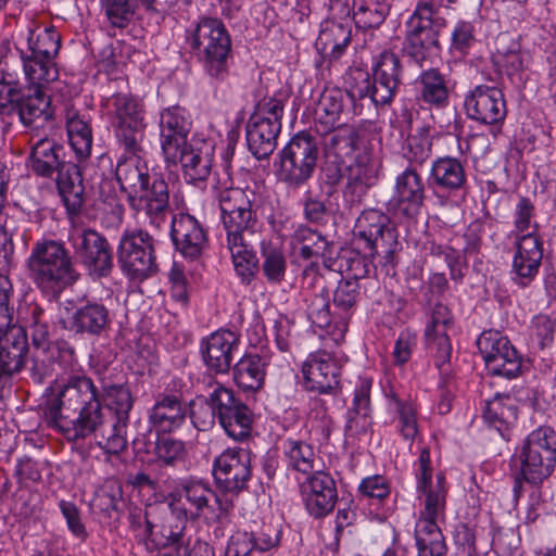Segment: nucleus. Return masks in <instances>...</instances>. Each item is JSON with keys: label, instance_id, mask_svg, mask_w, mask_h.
Masks as SVG:
<instances>
[{"label": "nucleus", "instance_id": "f257e3e1", "mask_svg": "<svg viewBox=\"0 0 556 556\" xmlns=\"http://www.w3.org/2000/svg\"><path fill=\"white\" fill-rule=\"evenodd\" d=\"M101 395L93 380L85 375L53 381L46 390L43 415L48 426L65 440L80 443L89 439L108 454L127 447V426L134 406L126 384H109Z\"/></svg>", "mask_w": 556, "mask_h": 556}, {"label": "nucleus", "instance_id": "f03ea898", "mask_svg": "<svg viewBox=\"0 0 556 556\" xmlns=\"http://www.w3.org/2000/svg\"><path fill=\"white\" fill-rule=\"evenodd\" d=\"M141 152H126L129 155L121 156L115 177L135 214L143 217L150 228L160 230L170 211L168 184L157 174L150 175Z\"/></svg>", "mask_w": 556, "mask_h": 556}, {"label": "nucleus", "instance_id": "7ed1b4c3", "mask_svg": "<svg viewBox=\"0 0 556 556\" xmlns=\"http://www.w3.org/2000/svg\"><path fill=\"white\" fill-rule=\"evenodd\" d=\"M534 216L533 203L521 197L514 211V228L509 233L514 248L511 280L520 288H527L534 281L543 258V240L538 223L533 222Z\"/></svg>", "mask_w": 556, "mask_h": 556}, {"label": "nucleus", "instance_id": "20e7f679", "mask_svg": "<svg viewBox=\"0 0 556 556\" xmlns=\"http://www.w3.org/2000/svg\"><path fill=\"white\" fill-rule=\"evenodd\" d=\"M30 279L48 296H58L73 286L79 274L64 242L42 239L33 244L26 261Z\"/></svg>", "mask_w": 556, "mask_h": 556}, {"label": "nucleus", "instance_id": "39448f33", "mask_svg": "<svg viewBox=\"0 0 556 556\" xmlns=\"http://www.w3.org/2000/svg\"><path fill=\"white\" fill-rule=\"evenodd\" d=\"M188 42L211 84L226 83L233 56L231 37L224 23L218 18L202 17L188 36Z\"/></svg>", "mask_w": 556, "mask_h": 556}, {"label": "nucleus", "instance_id": "423d86ee", "mask_svg": "<svg viewBox=\"0 0 556 556\" xmlns=\"http://www.w3.org/2000/svg\"><path fill=\"white\" fill-rule=\"evenodd\" d=\"M156 243L157 240L147 229L135 227L122 231L116 257L127 279L142 282L159 273Z\"/></svg>", "mask_w": 556, "mask_h": 556}, {"label": "nucleus", "instance_id": "0eeeda50", "mask_svg": "<svg viewBox=\"0 0 556 556\" xmlns=\"http://www.w3.org/2000/svg\"><path fill=\"white\" fill-rule=\"evenodd\" d=\"M105 106L119 147L125 152L142 151L146 128L143 104L131 94L116 93L106 100Z\"/></svg>", "mask_w": 556, "mask_h": 556}, {"label": "nucleus", "instance_id": "6e6552de", "mask_svg": "<svg viewBox=\"0 0 556 556\" xmlns=\"http://www.w3.org/2000/svg\"><path fill=\"white\" fill-rule=\"evenodd\" d=\"M278 178L290 187L299 188L313 176L319 159V143L306 131L294 135L279 152Z\"/></svg>", "mask_w": 556, "mask_h": 556}, {"label": "nucleus", "instance_id": "1a4fd4ad", "mask_svg": "<svg viewBox=\"0 0 556 556\" xmlns=\"http://www.w3.org/2000/svg\"><path fill=\"white\" fill-rule=\"evenodd\" d=\"M520 462L527 482L538 484L547 479L556 466V430L540 426L531 431L521 446Z\"/></svg>", "mask_w": 556, "mask_h": 556}, {"label": "nucleus", "instance_id": "9d476101", "mask_svg": "<svg viewBox=\"0 0 556 556\" xmlns=\"http://www.w3.org/2000/svg\"><path fill=\"white\" fill-rule=\"evenodd\" d=\"M405 50L421 64L439 47V33L445 20L439 16L433 0H422L407 21Z\"/></svg>", "mask_w": 556, "mask_h": 556}, {"label": "nucleus", "instance_id": "9b49d317", "mask_svg": "<svg viewBox=\"0 0 556 556\" xmlns=\"http://www.w3.org/2000/svg\"><path fill=\"white\" fill-rule=\"evenodd\" d=\"M218 201L226 243L252 239L257 216L247 192L240 188L224 189Z\"/></svg>", "mask_w": 556, "mask_h": 556}, {"label": "nucleus", "instance_id": "f8f14e48", "mask_svg": "<svg viewBox=\"0 0 556 556\" xmlns=\"http://www.w3.org/2000/svg\"><path fill=\"white\" fill-rule=\"evenodd\" d=\"M166 502L173 516L185 525L187 520H197L218 502V496L210 483L195 478L179 480Z\"/></svg>", "mask_w": 556, "mask_h": 556}, {"label": "nucleus", "instance_id": "ddd939ff", "mask_svg": "<svg viewBox=\"0 0 556 556\" xmlns=\"http://www.w3.org/2000/svg\"><path fill=\"white\" fill-rule=\"evenodd\" d=\"M74 256L93 278L110 276L113 269V253L108 239L91 228H76L68 235Z\"/></svg>", "mask_w": 556, "mask_h": 556}, {"label": "nucleus", "instance_id": "4468645a", "mask_svg": "<svg viewBox=\"0 0 556 556\" xmlns=\"http://www.w3.org/2000/svg\"><path fill=\"white\" fill-rule=\"evenodd\" d=\"M417 489L424 495V508L419 511L417 521L435 522L444 520L446 508L447 488L445 477L438 473L435 483L432 480L433 468L430 459V451L424 447L415 463Z\"/></svg>", "mask_w": 556, "mask_h": 556}, {"label": "nucleus", "instance_id": "2eb2a0df", "mask_svg": "<svg viewBox=\"0 0 556 556\" xmlns=\"http://www.w3.org/2000/svg\"><path fill=\"white\" fill-rule=\"evenodd\" d=\"M354 235L365 242L371 257L382 254L386 264L393 262L400 243L386 214L372 208L363 211L356 219Z\"/></svg>", "mask_w": 556, "mask_h": 556}, {"label": "nucleus", "instance_id": "dca6fc26", "mask_svg": "<svg viewBox=\"0 0 556 556\" xmlns=\"http://www.w3.org/2000/svg\"><path fill=\"white\" fill-rule=\"evenodd\" d=\"M477 345L491 376L513 379L520 375L521 356L509 339L500 331L482 332L477 340Z\"/></svg>", "mask_w": 556, "mask_h": 556}, {"label": "nucleus", "instance_id": "f3484780", "mask_svg": "<svg viewBox=\"0 0 556 556\" xmlns=\"http://www.w3.org/2000/svg\"><path fill=\"white\" fill-rule=\"evenodd\" d=\"M214 144L205 139L192 137L176 148V154L164 155L167 162L179 163L188 184L205 181L211 175L214 162Z\"/></svg>", "mask_w": 556, "mask_h": 556}, {"label": "nucleus", "instance_id": "a211bd4d", "mask_svg": "<svg viewBox=\"0 0 556 556\" xmlns=\"http://www.w3.org/2000/svg\"><path fill=\"white\" fill-rule=\"evenodd\" d=\"M213 475L223 491L240 493L247 489L252 476L250 451L242 447L225 450L214 460Z\"/></svg>", "mask_w": 556, "mask_h": 556}, {"label": "nucleus", "instance_id": "6ab92c4d", "mask_svg": "<svg viewBox=\"0 0 556 556\" xmlns=\"http://www.w3.org/2000/svg\"><path fill=\"white\" fill-rule=\"evenodd\" d=\"M464 109L469 119L489 126L502 125L507 115L504 94L495 86L473 87L465 96Z\"/></svg>", "mask_w": 556, "mask_h": 556}, {"label": "nucleus", "instance_id": "aec40b11", "mask_svg": "<svg viewBox=\"0 0 556 556\" xmlns=\"http://www.w3.org/2000/svg\"><path fill=\"white\" fill-rule=\"evenodd\" d=\"M211 400L217 408V420L228 437L243 441L251 435L254 415L245 403L236 397L231 388L224 386L223 392Z\"/></svg>", "mask_w": 556, "mask_h": 556}, {"label": "nucleus", "instance_id": "412c9836", "mask_svg": "<svg viewBox=\"0 0 556 556\" xmlns=\"http://www.w3.org/2000/svg\"><path fill=\"white\" fill-rule=\"evenodd\" d=\"M28 340L23 326L11 323L0 331V393L25 366Z\"/></svg>", "mask_w": 556, "mask_h": 556}, {"label": "nucleus", "instance_id": "4be33fe9", "mask_svg": "<svg viewBox=\"0 0 556 556\" xmlns=\"http://www.w3.org/2000/svg\"><path fill=\"white\" fill-rule=\"evenodd\" d=\"M425 199L422 177L414 166H408L395 178L389 206L397 216L414 218L420 213Z\"/></svg>", "mask_w": 556, "mask_h": 556}, {"label": "nucleus", "instance_id": "5701e85b", "mask_svg": "<svg viewBox=\"0 0 556 556\" xmlns=\"http://www.w3.org/2000/svg\"><path fill=\"white\" fill-rule=\"evenodd\" d=\"M34 352L28 368L33 382L42 384L52 376L54 366L72 368L76 363L75 349L64 340L33 345Z\"/></svg>", "mask_w": 556, "mask_h": 556}, {"label": "nucleus", "instance_id": "b1692460", "mask_svg": "<svg viewBox=\"0 0 556 556\" xmlns=\"http://www.w3.org/2000/svg\"><path fill=\"white\" fill-rule=\"evenodd\" d=\"M305 508L315 518L332 511L338 500L333 478L324 470H316L300 485Z\"/></svg>", "mask_w": 556, "mask_h": 556}, {"label": "nucleus", "instance_id": "393cba45", "mask_svg": "<svg viewBox=\"0 0 556 556\" xmlns=\"http://www.w3.org/2000/svg\"><path fill=\"white\" fill-rule=\"evenodd\" d=\"M170 237L178 252L186 258L195 260L208 247L206 230L188 213L175 214L170 224Z\"/></svg>", "mask_w": 556, "mask_h": 556}, {"label": "nucleus", "instance_id": "a878e982", "mask_svg": "<svg viewBox=\"0 0 556 556\" xmlns=\"http://www.w3.org/2000/svg\"><path fill=\"white\" fill-rule=\"evenodd\" d=\"M306 389L328 393L339 384L340 365L338 359L326 351L308 355L302 367Z\"/></svg>", "mask_w": 556, "mask_h": 556}, {"label": "nucleus", "instance_id": "bb28decb", "mask_svg": "<svg viewBox=\"0 0 556 556\" xmlns=\"http://www.w3.org/2000/svg\"><path fill=\"white\" fill-rule=\"evenodd\" d=\"M114 314L101 300H86L73 313L70 330L76 334L99 338L108 333Z\"/></svg>", "mask_w": 556, "mask_h": 556}, {"label": "nucleus", "instance_id": "cd10ccee", "mask_svg": "<svg viewBox=\"0 0 556 556\" xmlns=\"http://www.w3.org/2000/svg\"><path fill=\"white\" fill-rule=\"evenodd\" d=\"M240 345L239 336L230 330H218L207 337L202 345L203 361L215 374H227Z\"/></svg>", "mask_w": 556, "mask_h": 556}, {"label": "nucleus", "instance_id": "c85d7f7f", "mask_svg": "<svg viewBox=\"0 0 556 556\" xmlns=\"http://www.w3.org/2000/svg\"><path fill=\"white\" fill-rule=\"evenodd\" d=\"M353 83L350 84V94L352 98H369L375 105L389 104L400 84L383 79L372 74V79L368 72L362 68H354L350 72Z\"/></svg>", "mask_w": 556, "mask_h": 556}, {"label": "nucleus", "instance_id": "c756f323", "mask_svg": "<svg viewBox=\"0 0 556 556\" xmlns=\"http://www.w3.org/2000/svg\"><path fill=\"white\" fill-rule=\"evenodd\" d=\"M190 123L185 109L174 105L160 114V135L164 155L176 154V148L186 143Z\"/></svg>", "mask_w": 556, "mask_h": 556}, {"label": "nucleus", "instance_id": "7c9ffc66", "mask_svg": "<svg viewBox=\"0 0 556 556\" xmlns=\"http://www.w3.org/2000/svg\"><path fill=\"white\" fill-rule=\"evenodd\" d=\"M270 364L268 353H247L232 367L236 386L243 392H256L264 386L266 370Z\"/></svg>", "mask_w": 556, "mask_h": 556}, {"label": "nucleus", "instance_id": "2f4dec72", "mask_svg": "<svg viewBox=\"0 0 556 556\" xmlns=\"http://www.w3.org/2000/svg\"><path fill=\"white\" fill-rule=\"evenodd\" d=\"M428 184L434 190L456 193L467 187L464 164L456 157H438L431 165Z\"/></svg>", "mask_w": 556, "mask_h": 556}, {"label": "nucleus", "instance_id": "473e14b6", "mask_svg": "<svg viewBox=\"0 0 556 556\" xmlns=\"http://www.w3.org/2000/svg\"><path fill=\"white\" fill-rule=\"evenodd\" d=\"M344 114V93L340 89H325L314 109L315 129L321 136L342 126Z\"/></svg>", "mask_w": 556, "mask_h": 556}, {"label": "nucleus", "instance_id": "72a5a7b5", "mask_svg": "<svg viewBox=\"0 0 556 556\" xmlns=\"http://www.w3.org/2000/svg\"><path fill=\"white\" fill-rule=\"evenodd\" d=\"M55 181L70 213H78L84 204V185L79 167L65 161L55 172Z\"/></svg>", "mask_w": 556, "mask_h": 556}, {"label": "nucleus", "instance_id": "f704fd0d", "mask_svg": "<svg viewBox=\"0 0 556 556\" xmlns=\"http://www.w3.org/2000/svg\"><path fill=\"white\" fill-rule=\"evenodd\" d=\"M186 407L180 397L174 394L162 395L152 407L149 419L159 432L169 433L186 420Z\"/></svg>", "mask_w": 556, "mask_h": 556}, {"label": "nucleus", "instance_id": "c9c22d12", "mask_svg": "<svg viewBox=\"0 0 556 556\" xmlns=\"http://www.w3.org/2000/svg\"><path fill=\"white\" fill-rule=\"evenodd\" d=\"M362 287L357 278L341 279L332 295L334 309H337L338 321L336 328L340 336L348 330L349 321L354 314L358 302L362 299Z\"/></svg>", "mask_w": 556, "mask_h": 556}, {"label": "nucleus", "instance_id": "e433bc0d", "mask_svg": "<svg viewBox=\"0 0 556 556\" xmlns=\"http://www.w3.org/2000/svg\"><path fill=\"white\" fill-rule=\"evenodd\" d=\"M282 448L288 470L305 477L320 470V457L312 444L289 438L283 441Z\"/></svg>", "mask_w": 556, "mask_h": 556}, {"label": "nucleus", "instance_id": "4c0bfd02", "mask_svg": "<svg viewBox=\"0 0 556 556\" xmlns=\"http://www.w3.org/2000/svg\"><path fill=\"white\" fill-rule=\"evenodd\" d=\"M372 380L359 378L355 391L352 407L348 410L345 430L351 435H358L367 431L370 420V390Z\"/></svg>", "mask_w": 556, "mask_h": 556}, {"label": "nucleus", "instance_id": "58836bf2", "mask_svg": "<svg viewBox=\"0 0 556 556\" xmlns=\"http://www.w3.org/2000/svg\"><path fill=\"white\" fill-rule=\"evenodd\" d=\"M281 125L270 122H260L250 117L247 126V142L249 150L257 160L267 159L276 149Z\"/></svg>", "mask_w": 556, "mask_h": 556}, {"label": "nucleus", "instance_id": "ea45409f", "mask_svg": "<svg viewBox=\"0 0 556 556\" xmlns=\"http://www.w3.org/2000/svg\"><path fill=\"white\" fill-rule=\"evenodd\" d=\"M29 160L33 172L41 177H52L66 161L63 146L49 138H41L33 144Z\"/></svg>", "mask_w": 556, "mask_h": 556}, {"label": "nucleus", "instance_id": "a19ab883", "mask_svg": "<svg viewBox=\"0 0 556 556\" xmlns=\"http://www.w3.org/2000/svg\"><path fill=\"white\" fill-rule=\"evenodd\" d=\"M482 417L492 428L496 429L501 435H505L518 419V409L516 401L510 395L496 394L493 399L485 402Z\"/></svg>", "mask_w": 556, "mask_h": 556}, {"label": "nucleus", "instance_id": "79ce46f5", "mask_svg": "<svg viewBox=\"0 0 556 556\" xmlns=\"http://www.w3.org/2000/svg\"><path fill=\"white\" fill-rule=\"evenodd\" d=\"M351 41V28L332 20L325 21L316 39V49L333 60L339 59Z\"/></svg>", "mask_w": 556, "mask_h": 556}, {"label": "nucleus", "instance_id": "37998d69", "mask_svg": "<svg viewBox=\"0 0 556 556\" xmlns=\"http://www.w3.org/2000/svg\"><path fill=\"white\" fill-rule=\"evenodd\" d=\"M50 316L46 309L36 302L24 303L17 308V317L14 324L26 327L31 331L33 345H42L51 342Z\"/></svg>", "mask_w": 556, "mask_h": 556}, {"label": "nucleus", "instance_id": "c03bdc74", "mask_svg": "<svg viewBox=\"0 0 556 556\" xmlns=\"http://www.w3.org/2000/svg\"><path fill=\"white\" fill-rule=\"evenodd\" d=\"M65 124L68 141L76 155L87 157L92 149V129L86 115L73 108L66 109Z\"/></svg>", "mask_w": 556, "mask_h": 556}, {"label": "nucleus", "instance_id": "a18cd8bd", "mask_svg": "<svg viewBox=\"0 0 556 556\" xmlns=\"http://www.w3.org/2000/svg\"><path fill=\"white\" fill-rule=\"evenodd\" d=\"M14 108L25 126H30L38 119L47 121L51 117L50 100L40 88H29L26 94L16 100Z\"/></svg>", "mask_w": 556, "mask_h": 556}, {"label": "nucleus", "instance_id": "49530a36", "mask_svg": "<svg viewBox=\"0 0 556 556\" xmlns=\"http://www.w3.org/2000/svg\"><path fill=\"white\" fill-rule=\"evenodd\" d=\"M21 60L25 78L33 88H43L59 77L55 59L36 55H25L21 50Z\"/></svg>", "mask_w": 556, "mask_h": 556}, {"label": "nucleus", "instance_id": "de8ad7c7", "mask_svg": "<svg viewBox=\"0 0 556 556\" xmlns=\"http://www.w3.org/2000/svg\"><path fill=\"white\" fill-rule=\"evenodd\" d=\"M293 240L301 245L300 255L303 258L309 260L321 256L324 257L325 266L334 270L333 262L331 258L327 257V253H330L331 245L320 232L306 226H299L294 231Z\"/></svg>", "mask_w": 556, "mask_h": 556}, {"label": "nucleus", "instance_id": "09e8293b", "mask_svg": "<svg viewBox=\"0 0 556 556\" xmlns=\"http://www.w3.org/2000/svg\"><path fill=\"white\" fill-rule=\"evenodd\" d=\"M226 247L241 282L250 285L258 271V258L253 250L252 239L226 243Z\"/></svg>", "mask_w": 556, "mask_h": 556}, {"label": "nucleus", "instance_id": "8fccbe9b", "mask_svg": "<svg viewBox=\"0 0 556 556\" xmlns=\"http://www.w3.org/2000/svg\"><path fill=\"white\" fill-rule=\"evenodd\" d=\"M208 387L212 391L207 396H198L190 403V418L193 426L200 431H206L215 425L217 408L211 399L222 393L224 384L211 379Z\"/></svg>", "mask_w": 556, "mask_h": 556}, {"label": "nucleus", "instance_id": "3c124183", "mask_svg": "<svg viewBox=\"0 0 556 556\" xmlns=\"http://www.w3.org/2000/svg\"><path fill=\"white\" fill-rule=\"evenodd\" d=\"M327 136L329 138L325 142V147L329 154L334 155L338 160L353 159L359 142V132L355 126L344 123Z\"/></svg>", "mask_w": 556, "mask_h": 556}, {"label": "nucleus", "instance_id": "603ef678", "mask_svg": "<svg viewBox=\"0 0 556 556\" xmlns=\"http://www.w3.org/2000/svg\"><path fill=\"white\" fill-rule=\"evenodd\" d=\"M27 50L25 55L53 58L58 55L61 48V36L53 27H36L28 29L26 38Z\"/></svg>", "mask_w": 556, "mask_h": 556}, {"label": "nucleus", "instance_id": "864d4df0", "mask_svg": "<svg viewBox=\"0 0 556 556\" xmlns=\"http://www.w3.org/2000/svg\"><path fill=\"white\" fill-rule=\"evenodd\" d=\"M415 540L418 556H446L445 539L435 522L417 521Z\"/></svg>", "mask_w": 556, "mask_h": 556}, {"label": "nucleus", "instance_id": "5fc2aeb1", "mask_svg": "<svg viewBox=\"0 0 556 556\" xmlns=\"http://www.w3.org/2000/svg\"><path fill=\"white\" fill-rule=\"evenodd\" d=\"M452 329L453 326L425 328L426 348L433 355L435 367L442 372L445 366H450L452 344L448 332Z\"/></svg>", "mask_w": 556, "mask_h": 556}, {"label": "nucleus", "instance_id": "6e6d98bb", "mask_svg": "<svg viewBox=\"0 0 556 556\" xmlns=\"http://www.w3.org/2000/svg\"><path fill=\"white\" fill-rule=\"evenodd\" d=\"M261 255L263 258L262 270L267 282L271 286L280 285L285 280L287 271V260L281 247L263 240Z\"/></svg>", "mask_w": 556, "mask_h": 556}, {"label": "nucleus", "instance_id": "4d7b16f0", "mask_svg": "<svg viewBox=\"0 0 556 556\" xmlns=\"http://www.w3.org/2000/svg\"><path fill=\"white\" fill-rule=\"evenodd\" d=\"M354 22L358 28L380 26L390 12V0H355Z\"/></svg>", "mask_w": 556, "mask_h": 556}, {"label": "nucleus", "instance_id": "13d9d810", "mask_svg": "<svg viewBox=\"0 0 556 556\" xmlns=\"http://www.w3.org/2000/svg\"><path fill=\"white\" fill-rule=\"evenodd\" d=\"M420 98L424 102L443 108L448 103V89L445 78L437 70L425 71L420 75Z\"/></svg>", "mask_w": 556, "mask_h": 556}, {"label": "nucleus", "instance_id": "bf43d9fd", "mask_svg": "<svg viewBox=\"0 0 556 556\" xmlns=\"http://www.w3.org/2000/svg\"><path fill=\"white\" fill-rule=\"evenodd\" d=\"M307 316L312 324L320 329H326L334 334L336 321H338L337 309L331 313L329 300L323 293L315 294L307 306Z\"/></svg>", "mask_w": 556, "mask_h": 556}, {"label": "nucleus", "instance_id": "052dcab7", "mask_svg": "<svg viewBox=\"0 0 556 556\" xmlns=\"http://www.w3.org/2000/svg\"><path fill=\"white\" fill-rule=\"evenodd\" d=\"M432 138L429 127H421L415 135L407 138L405 156L410 163L421 165L431 155Z\"/></svg>", "mask_w": 556, "mask_h": 556}, {"label": "nucleus", "instance_id": "680f3d73", "mask_svg": "<svg viewBox=\"0 0 556 556\" xmlns=\"http://www.w3.org/2000/svg\"><path fill=\"white\" fill-rule=\"evenodd\" d=\"M109 24L114 28H126L135 13L132 0H101Z\"/></svg>", "mask_w": 556, "mask_h": 556}, {"label": "nucleus", "instance_id": "e2e57ef3", "mask_svg": "<svg viewBox=\"0 0 556 556\" xmlns=\"http://www.w3.org/2000/svg\"><path fill=\"white\" fill-rule=\"evenodd\" d=\"M372 71L374 75L401 84V64L399 58L393 52H381Z\"/></svg>", "mask_w": 556, "mask_h": 556}, {"label": "nucleus", "instance_id": "0e129e2a", "mask_svg": "<svg viewBox=\"0 0 556 556\" xmlns=\"http://www.w3.org/2000/svg\"><path fill=\"white\" fill-rule=\"evenodd\" d=\"M392 412L396 415L401 435L405 440L413 441L418 433V426L416 409L412 401Z\"/></svg>", "mask_w": 556, "mask_h": 556}, {"label": "nucleus", "instance_id": "69168bd1", "mask_svg": "<svg viewBox=\"0 0 556 556\" xmlns=\"http://www.w3.org/2000/svg\"><path fill=\"white\" fill-rule=\"evenodd\" d=\"M350 161L351 162L344 166V169L348 170L349 184L370 187L376 182L377 174L372 164H367L354 159Z\"/></svg>", "mask_w": 556, "mask_h": 556}, {"label": "nucleus", "instance_id": "338daca9", "mask_svg": "<svg viewBox=\"0 0 556 556\" xmlns=\"http://www.w3.org/2000/svg\"><path fill=\"white\" fill-rule=\"evenodd\" d=\"M492 61L497 72L507 76H513L523 70V59L517 49H509L505 52L498 50Z\"/></svg>", "mask_w": 556, "mask_h": 556}, {"label": "nucleus", "instance_id": "774afa93", "mask_svg": "<svg viewBox=\"0 0 556 556\" xmlns=\"http://www.w3.org/2000/svg\"><path fill=\"white\" fill-rule=\"evenodd\" d=\"M185 454V445L179 440L172 438H159L155 444V455L157 460L164 465H174L177 460L182 459Z\"/></svg>", "mask_w": 556, "mask_h": 556}]
</instances>
